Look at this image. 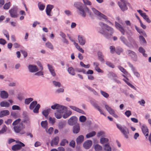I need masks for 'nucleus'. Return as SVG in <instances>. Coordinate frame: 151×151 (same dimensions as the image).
Returning a JSON list of instances; mask_svg holds the SVG:
<instances>
[{"label": "nucleus", "instance_id": "36", "mask_svg": "<svg viewBox=\"0 0 151 151\" xmlns=\"http://www.w3.org/2000/svg\"><path fill=\"white\" fill-rule=\"evenodd\" d=\"M68 71L69 73L72 75H74L75 73L73 68L72 67H69L68 68Z\"/></svg>", "mask_w": 151, "mask_h": 151}, {"label": "nucleus", "instance_id": "5", "mask_svg": "<svg viewBox=\"0 0 151 151\" xmlns=\"http://www.w3.org/2000/svg\"><path fill=\"white\" fill-rule=\"evenodd\" d=\"M16 143L19 144H16L12 146V149L14 151L19 150L21 149L22 147L25 146V145L20 141H16Z\"/></svg>", "mask_w": 151, "mask_h": 151}, {"label": "nucleus", "instance_id": "28", "mask_svg": "<svg viewBox=\"0 0 151 151\" xmlns=\"http://www.w3.org/2000/svg\"><path fill=\"white\" fill-rule=\"evenodd\" d=\"M47 66L51 74L54 76H55L56 73L55 72V70L49 64H47Z\"/></svg>", "mask_w": 151, "mask_h": 151}, {"label": "nucleus", "instance_id": "17", "mask_svg": "<svg viewBox=\"0 0 151 151\" xmlns=\"http://www.w3.org/2000/svg\"><path fill=\"white\" fill-rule=\"evenodd\" d=\"M115 23L116 28L121 32L122 34L124 35L125 31L123 27L117 22H115Z\"/></svg>", "mask_w": 151, "mask_h": 151}, {"label": "nucleus", "instance_id": "16", "mask_svg": "<svg viewBox=\"0 0 151 151\" xmlns=\"http://www.w3.org/2000/svg\"><path fill=\"white\" fill-rule=\"evenodd\" d=\"M28 68L29 71L31 72H35L38 71V68L35 65H29L28 66Z\"/></svg>", "mask_w": 151, "mask_h": 151}, {"label": "nucleus", "instance_id": "13", "mask_svg": "<svg viewBox=\"0 0 151 151\" xmlns=\"http://www.w3.org/2000/svg\"><path fill=\"white\" fill-rule=\"evenodd\" d=\"M127 53L135 61L137 60V56L134 52L130 50H127Z\"/></svg>", "mask_w": 151, "mask_h": 151}, {"label": "nucleus", "instance_id": "41", "mask_svg": "<svg viewBox=\"0 0 151 151\" xmlns=\"http://www.w3.org/2000/svg\"><path fill=\"white\" fill-rule=\"evenodd\" d=\"M21 122V119L19 118L15 120L12 123V125L13 126H15L18 125V124Z\"/></svg>", "mask_w": 151, "mask_h": 151}, {"label": "nucleus", "instance_id": "37", "mask_svg": "<svg viewBox=\"0 0 151 151\" xmlns=\"http://www.w3.org/2000/svg\"><path fill=\"white\" fill-rule=\"evenodd\" d=\"M138 50L142 54V55L144 56L145 57H147V54L145 53V50L142 47H139V49Z\"/></svg>", "mask_w": 151, "mask_h": 151}, {"label": "nucleus", "instance_id": "6", "mask_svg": "<svg viewBox=\"0 0 151 151\" xmlns=\"http://www.w3.org/2000/svg\"><path fill=\"white\" fill-rule=\"evenodd\" d=\"M63 109H61L57 110V111L55 113V115L56 118L58 119H60L62 117V114L64 113L67 110V108L66 107L63 108Z\"/></svg>", "mask_w": 151, "mask_h": 151}, {"label": "nucleus", "instance_id": "19", "mask_svg": "<svg viewBox=\"0 0 151 151\" xmlns=\"http://www.w3.org/2000/svg\"><path fill=\"white\" fill-rule=\"evenodd\" d=\"M59 141V137L58 136L55 137L52 140L51 142V146H52L53 145H57L58 144Z\"/></svg>", "mask_w": 151, "mask_h": 151}, {"label": "nucleus", "instance_id": "54", "mask_svg": "<svg viewBox=\"0 0 151 151\" xmlns=\"http://www.w3.org/2000/svg\"><path fill=\"white\" fill-rule=\"evenodd\" d=\"M109 49H110V52L111 53L113 54L115 52L116 49L114 46H110L109 47Z\"/></svg>", "mask_w": 151, "mask_h": 151}, {"label": "nucleus", "instance_id": "14", "mask_svg": "<svg viewBox=\"0 0 151 151\" xmlns=\"http://www.w3.org/2000/svg\"><path fill=\"white\" fill-rule=\"evenodd\" d=\"M91 104L93 106V107L99 111L101 114L104 115V114L103 113L102 110L101 109L100 107L95 102L93 101H91Z\"/></svg>", "mask_w": 151, "mask_h": 151}, {"label": "nucleus", "instance_id": "15", "mask_svg": "<svg viewBox=\"0 0 151 151\" xmlns=\"http://www.w3.org/2000/svg\"><path fill=\"white\" fill-rule=\"evenodd\" d=\"M92 144V141L91 140H88L84 143L83 146L86 149H88L91 146Z\"/></svg>", "mask_w": 151, "mask_h": 151}, {"label": "nucleus", "instance_id": "27", "mask_svg": "<svg viewBox=\"0 0 151 151\" xmlns=\"http://www.w3.org/2000/svg\"><path fill=\"white\" fill-rule=\"evenodd\" d=\"M84 139V136L83 135L79 136L77 138L76 140V143L77 144H81L83 141Z\"/></svg>", "mask_w": 151, "mask_h": 151}, {"label": "nucleus", "instance_id": "22", "mask_svg": "<svg viewBox=\"0 0 151 151\" xmlns=\"http://www.w3.org/2000/svg\"><path fill=\"white\" fill-rule=\"evenodd\" d=\"M69 107L73 110L79 113H81L83 114H85L84 111H83L82 110L80 109L79 108H77L75 106H69Z\"/></svg>", "mask_w": 151, "mask_h": 151}, {"label": "nucleus", "instance_id": "4", "mask_svg": "<svg viewBox=\"0 0 151 151\" xmlns=\"http://www.w3.org/2000/svg\"><path fill=\"white\" fill-rule=\"evenodd\" d=\"M116 126L120 130L121 132L124 135L126 138H128V135L129 132L128 129L126 126L122 127L121 125L118 124H116Z\"/></svg>", "mask_w": 151, "mask_h": 151}, {"label": "nucleus", "instance_id": "31", "mask_svg": "<svg viewBox=\"0 0 151 151\" xmlns=\"http://www.w3.org/2000/svg\"><path fill=\"white\" fill-rule=\"evenodd\" d=\"M0 105L2 107H8L10 106V104L9 102L6 101H3L1 102Z\"/></svg>", "mask_w": 151, "mask_h": 151}, {"label": "nucleus", "instance_id": "47", "mask_svg": "<svg viewBox=\"0 0 151 151\" xmlns=\"http://www.w3.org/2000/svg\"><path fill=\"white\" fill-rule=\"evenodd\" d=\"M66 143H68V141L66 139H63L61 141L60 145L61 146H64Z\"/></svg>", "mask_w": 151, "mask_h": 151}, {"label": "nucleus", "instance_id": "49", "mask_svg": "<svg viewBox=\"0 0 151 151\" xmlns=\"http://www.w3.org/2000/svg\"><path fill=\"white\" fill-rule=\"evenodd\" d=\"M79 120L81 122H84L86 120V117L84 116H80Z\"/></svg>", "mask_w": 151, "mask_h": 151}, {"label": "nucleus", "instance_id": "53", "mask_svg": "<svg viewBox=\"0 0 151 151\" xmlns=\"http://www.w3.org/2000/svg\"><path fill=\"white\" fill-rule=\"evenodd\" d=\"M142 17L147 22L150 23L151 22V20L146 14L142 16Z\"/></svg>", "mask_w": 151, "mask_h": 151}, {"label": "nucleus", "instance_id": "44", "mask_svg": "<svg viewBox=\"0 0 151 151\" xmlns=\"http://www.w3.org/2000/svg\"><path fill=\"white\" fill-rule=\"evenodd\" d=\"M38 7L39 9L41 11L43 10L45 8V5L39 3L38 4Z\"/></svg>", "mask_w": 151, "mask_h": 151}, {"label": "nucleus", "instance_id": "39", "mask_svg": "<svg viewBox=\"0 0 151 151\" xmlns=\"http://www.w3.org/2000/svg\"><path fill=\"white\" fill-rule=\"evenodd\" d=\"M96 132L95 131H92L91 132L86 134V137L87 138H89L94 136L96 134Z\"/></svg>", "mask_w": 151, "mask_h": 151}, {"label": "nucleus", "instance_id": "2", "mask_svg": "<svg viewBox=\"0 0 151 151\" xmlns=\"http://www.w3.org/2000/svg\"><path fill=\"white\" fill-rule=\"evenodd\" d=\"M77 3L74 4V6L76 7L79 11V14L83 17H85L86 16V12L88 13L90 15H91V12L88 8L86 6H80L79 7H78L76 5Z\"/></svg>", "mask_w": 151, "mask_h": 151}, {"label": "nucleus", "instance_id": "9", "mask_svg": "<svg viewBox=\"0 0 151 151\" xmlns=\"http://www.w3.org/2000/svg\"><path fill=\"white\" fill-rule=\"evenodd\" d=\"M105 107L109 113L114 117L117 118L118 116L115 114L114 111L108 105H105Z\"/></svg>", "mask_w": 151, "mask_h": 151}, {"label": "nucleus", "instance_id": "45", "mask_svg": "<svg viewBox=\"0 0 151 151\" xmlns=\"http://www.w3.org/2000/svg\"><path fill=\"white\" fill-rule=\"evenodd\" d=\"M33 100V99L32 98H30L26 99L25 100V104H26L28 105Z\"/></svg>", "mask_w": 151, "mask_h": 151}, {"label": "nucleus", "instance_id": "51", "mask_svg": "<svg viewBox=\"0 0 151 151\" xmlns=\"http://www.w3.org/2000/svg\"><path fill=\"white\" fill-rule=\"evenodd\" d=\"M100 93L101 95L106 98H108L109 96V94L108 93L102 90L100 91Z\"/></svg>", "mask_w": 151, "mask_h": 151}, {"label": "nucleus", "instance_id": "61", "mask_svg": "<svg viewBox=\"0 0 151 151\" xmlns=\"http://www.w3.org/2000/svg\"><path fill=\"white\" fill-rule=\"evenodd\" d=\"M138 103L141 105L144 106V104H145V101L143 99H142L141 101H138Z\"/></svg>", "mask_w": 151, "mask_h": 151}, {"label": "nucleus", "instance_id": "58", "mask_svg": "<svg viewBox=\"0 0 151 151\" xmlns=\"http://www.w3.org/2000/svg\"><path fill=\"white\" fill-rule=\"evenodd\" d=\"M55 118H52L51 117H49V122L51 123L52 124H53L55 122Z\"/></svg>", "mask_w": 151, "mask_h": 151}, {"label": "nucleus", "instance_id": "11", "mask_svg": "<svg viewBox=\"0 0 151 151\" xmlns=\"http://www.w3.org/2000/svg\"><path fill=\"white\" fill-rule=\"evenodd\" d=\"M141 128L143 134L147 138L149 135V130L147 127L146 126L142 125Z\"/></svg>", "mask_w": 151, "mask_h": 151}, {"label": "nucleus", "instance_id": "30", "mask_svg": "<svg viewBox=\"0 0 151 151\" xmlns=\"http://www.w3.org/2000/svg\"><path fill=\"white\" fill-rule=\"evenodd\" d=\"M1 96L2 98L6 99L8 97V94L5 91H2L1 92Z\"/></svg>", "mask_w": 151, "mask_h": 151}, {"label": "nucleus", "instance_id": "56", "mask_svg": "<svg viewBox=\"0 0 151 151\" xmlns=\"http://www.w3.org/2000/svg\"><path fill=\"white\" fill-rule=\"evenodd\" d=\"M84 4L86 5H91V2L88 0H83Z\"/></svg>", "mask_w": 151, "mask_h": 151}, {"label": "nucleus", "instance_id": "25", "mask_svg": "<svg viewBox=\"0 0 151 151\" xmlns=\"http://www.w3.org/2000/svg\"><path fill=\"white\" fill-rule=\"evenodd\" d=\"M78 40L80 44L82 45H84L86 42L84 38L81 35L78 36Z\"/></svg>", "mask_w": 151, "mask_h": 151}, {"label": "nucleus", "instance_id": "52", "mask_svg": "<svg viewBox=\"0 0 151 151\" xmlns=\"http://www.w3.org/2000/svg\"><path fill=\"white\" fill-rule=\"evenodd\" d=\"M120 39L121 41L124 44H127V40L124 36H121Z\"/></svg>", "mask_w": 151, "mask_h": 151}, {"label": "nucleus", "instance_id": "8", "mask_svg": "<svg viewBox=\"0 0 151 151\" xmlns=\"http://www.w3.org/2000/svg\"><path fill=\"white\" fill-rule=\"evenodd\" d=\"M92 10L94 13L97 15L102 18L104 19L107 20L108 19V17L107 16L101 13L97 10H96L95 8H93L92 9Z\"/></svg>", "mask_w": 151, "mask_h": 151}, {"label": "nucleus", "instance_id": "20", "mask_svg": "<svg viewBox=\"0 0 151 151\" xmlns=\"http://www.w3.org/2000/svg\"><path fill=\"white\" fill-rule=\"evenodd\" d=\"M53 7V6L52 5L50 4L47 5L46 8V13L47 15L49 16H51L50 13Z\"/></svg>", "mask_w": 151, "mask_h": 151}, {"label": "nucleus", "instance_id": "55", "mask_svg": "<svg viewBox=\"0 0 151 151\" xmlns=\"http://www.w3.org/2000/svg\"><path fill=\"white\" fill-rule=\"evenodd\" d=\"M124 114L127 117H129L130 115H131V112L129 110L127 111L124 113Z\"/></svg>", "mask_w": 151, "mask_h": 151}, {"label": "nucleus", "instance_id": "38", "mask_svg": "<svg viewBox=\"0 0 151 151\" xmlns=\"http://www.w3.org/2000/svg\"><path fill=\"white\" fill-rule=\"evenodd\" d=\"M109 139L107 138H101L100 139V143L102 144H104L105 143H108L109 142Z\"/></svg>", "mask_w": 151, "mask_h": 151}, {"label": "nucleus", "instance_id": "12", "mask_svg": "<svg viewBox=\"0 0 151 151\" xmlns=\"http://www.w3.org/2000/svg\"><path fill=\"white\" fill-rule=\"evenodd\" d=\"M118 4L121 9L123 11H124L128 9V8L125 1L122 2H118Z\"/></svg>", "mask_w": 151, "mask_h": 151}, {"label": "nucleus", "instance_id": "32", "mask_svg": "<svg viewBox=\"0 0 151 151\" xmlns=\"http://www.w3.org/2000/svg\"><path fill=\"white\" fill-rule=\"evenodd\" d=\"M98 55L99 59L102 62H104V56L102 55V53L101 52H98Z\"/></svg>", "mask_w": 151, "mask_h": 151}, {"label": "nucleus", "instance_id": "40", "mask_svg": "<svg viewBox=\"0 0 151 151\" xmlns=\"http://www.w3.org/2000/svg\"><path fill=\"white\" fill-rule=\"evenodd\" d=\"M72 114V112L70 111H68L67 113L65 114L63 117L64 119H66L70 116Z\"/></svg>", "mask_w": 151, "mask_h": 151}, {"label": "nucleus", "instance_id": "50", "mask_svg": "<svg viewBox=\"0 0 151 151\" xmlns=\"http://www.w3.org/2000/svg\"><path fill=\"white\" fill-rule=\"evenodd\" d=\"M46 46L48 48L53 50V47L52 44L50 42H48L45 44Z\"/></svg>", "mask_w": 151, "mask_h": 151}, {"label": "nucleus", "instance_id": "48", "mask_svg": "<svg viewBox=\"0 0 151 151\" xmlns=\"http://www.w3.org/2000/svg\"><path fill=\"white\" fill-rule=\"evenodd\" d=\"M11 6V3L9 2L8 3H6L4 6V9L7 10L9 9Z\"/></svg>", "mask_w": 151, "mask_h": 151}, {"label": "nucleus", "instance_id": "63", "mask_svg": "<svg viewBox=\"0 0 151 151\" xmlns=\"http://www.w3.org/2000/svg\"><path fill=\"white\" fill-rule=\"evenodd\" d=\"M70 145L73 147H74L75 146V142L74 141H71L69 143Z\"/></svg>", "mask_w": 151, "mask_h": 151}, {"label": "nucleus", "instance_id": "35", "mask_svg": "<svg viewBox=\"0 0 151 151\" xmlns=\"http://www.w3.org/2000/svg\"><path fill=\"white\" fill-rule=\"evenodd\" d=\"M37 102L36 101H34L32 102L30 105L29 108L31 110H32L37 105Z\"/></svg>", "mask_w": 151, "mask_h": 151}, {"label": "nucleus", "instance_id": "43", "mask_svg": "<svg viewBox=\"0 0 151 151\" xmlns=\"http://www.w3.org/2000/svg\"><path fill=\"white\" fill-rule=\"evenodd\" d=\"M40 108V105L39 104H37L35 108L33 109V112L35 113H38V111Z\"/></svg>", "mask_w": 151, "mask_h": 151}, {"label": "nucleus", "instance_id": "42", "mask_svg": "<svg viewBox=\"0 0 151 151\" xmlns=\"http://www.w3.org/2000/svg\"><path fill=\"white\" fill-rule=\"evenodd\" d=\"M41 125L42 127L45 128H47V120L42 121L41 123Z\"/></svg>", "mask_w": 151, "mask_h": 151}, {"label": "nucleus", "instance_id": "64", "mask_svg": "<svg viewBox=\"0 0 151 151\" xmlns=\"http://www.w3.org/2000/svg\"><path fill=\"white\" fill-rule=\"evenodd\" d=\"M139 39L140 41H142L143 42L146 43V42L145 39L142 36H139Z\"/></svg>", "mask_w": 151, "mask_h": 151}, {"label": "nucleus", "instance_id": "60", "mask_svg": "<svg viewBox=\"0 0 151 151\" xmlns=\"http://www.w3.org/2000/svg\"><path fill=\"white\" fill-rule=\"evenodd\" d=\"M6 43V41L2 38L0 39V44L4 45Z\"/></svg>", "mask_w": 151, "mask_h": 151}, {"label": "nucleus", "instance_id": "57", "mask_svg": "<svg viewBox=\"0 0 151 151\" xmlns=\"http://www.w3.org/2000/svg\"><path fill=\"white\" fill-rule=\"evenodd\" d=\"M53 83L55 86H58V87H60V86L61 84L59 82L53 81Z\"/></svg>", "mask_w": 151, "mask_h": 151}, {"label": "nucleus", "instance_id": "24", "mask_svg": "<svg viewBox=\"0 0 151 151\" xmlns=\"http://www.w3.org/2000/svg\"><path fill=\"white\" fill-rule=\"evenodd\" d=\"M20 123L22 125H24V123L28 126H29L30 124L29 119L27 118H25L24 120L22 121Z\"/></svg>", "mask_w": 151, "mask_h": 151}, {"label": "nucleus", "instance_id": "59", "mask_svg": "<svg viewBox=\"0 0 151 151\" xmlns=\"http://www.w3.org/2000/svg\"><path fill=\"white\" fill-rule=\"evenodd\" d=\"M106 64L109 67L114 68V65L111 63L109 62H106Z\"/></svg>", "mask_w": 151, "mask_h": 151}, {"label": "nucleus", "instance_id": "3", "mask_svg": "<svg viewBox=\"0 0 151 151\" xmlns=\"http://www.w3.org/2000/svg\"><path fill=\"white\" fill-rule=\"evenodd\" d=\"M25 127V125H22L20 123L19 125L14 126L13 129L16 133H19L22 135L26 133L25 131L24 130Z\"/></svg>", "mask_w": 151, "mask_h": 151}, {"label": "nucleus", "instance_id": "18", "mask_svg": "<svg viewBox=\"0 0 151 151\" xmlns=\"http://www.w3.org/2000/svg\"><path fill=\"white\" fill-rule=\"evenodd\" d=\"M118 68L124 74V75H123V76L126 78L127 80H128V79L126 76L128 74L127 70L124 68L120 65L118 66Z\"/></svg>", "mask_w": 151, "mask_h": 151}, {"label": "nucleus", "instance_id": "62", "mask_svg": "<svg viewBox=\"0 0 151 151\" xmlns=\"http://www.w3.org/2000/svg\"><path fill=\"white\" fill-rule=\"evenodd\" d=\"M12 109L14 110H20V108L19 106L17 105H13L12 107Z\"/></svg>", "mask_w": 151, "mask_h": 151}, {"label": "nucleus", "instance_id": "34", "mask_svg": "<svg viewBox=\"0 0 151 151\" xmlns=\"http://www.w3.org/2000/svg\"><path fill=\"white\" fill-rule=\"evenodd\" d=\"M50 110L51 109H50L45 110L42 111V114L45 116V117H47L49 114V112Z\"/></svg>", "mask_w": 151, "mask_h": 151}, {"label": "nucleus", "instance_id": "46", "mask_svg": "<svg viewBox=\"0 0 151 151\" xmlns=\"http://www.w3.org/2000/svg\"><path fill=\"white\" fill-rule=\"evenodd\" d=\"M94 148L96 151L102 150V147L98 144H96Z\"/></svg>", "mask_w": 151, "mask_h": 151}, {"label": "nucleus", "instance_id": "29", "mask_svg": "<svg viewBox=\"0 0 151 151\" xmlns=\"http://www.w3.org/2000/svg\"><path fill=\"white\" fill-rule=\"evenodd\" d=\"M104 151H111V148L109 143L105 144L104 146Z\"/></svg>", "mask_w": 151, "mask_h": 151}, {"label": "nucleus", "instance_id": "10", "mask_svg": "<svg viewBox=\"0 0 151 151\" xmlns=\"http://www.w3.org/2000/svg\"><path fill=\"white\" fill-rule=\"evenodd\" d=\"M77 118L76 117L73 116L68 120V123L70 125H73L77 122Z\"/></svg>", "mask_w": 151, "mask_h": 151}, {"label": "nucleus", "instance_id": "7", "mask_svg": "<svg viewBox=\"0 0 151 151\" xmlns=\"http://www.w3.org/2000/svg\"><path fill=\"white\" fill-rule=\"evenodd\" d=\"M11 17L12 18H17L18 17L17 8L14 7L11 9L9 11Z\"/></svg>", "mask_w": 151, "mask_h": 151}, {"label": "nucleus", "instance_id": "23", "mask_svg": "<svg viewBox=\"0 0 151 151\" xmlns=\"http://www.w3.org/2000/svg\"><path fill=\"white\" fill-rule=\"evenodd\" d=\"M64 106H60L58 104H55L54 105L51 106V108L53 109H57V110H58L60 109H63V108Z\"/></svg>", "mask_w": 151, "mask_h": 151}, {"label": "nucleus", "instance_id": "26", "mask_svg": "<svg viewBox=\"0 0 151 151\" xmlns=\"http://www.w3.org/2000/svg\"><path fill=\"white\" fill-rule=\"evenodd\" d=\"M80 126L78 124L74 126L73 128V132L74 134H77L80 131Z\"/></svg>", "mask_w": 151, "mask_h": 151}, {"label": "nucleus", "instance_id": "21", "mask_svg": "<svg viewBox=\"0 0 151 151\" xmlns=\"http://www.w3.org/2000/svg\"><path fill=\"white\" fill-rule=\"evenodd\" d=\"M10 113L8 110H4L0 111V117L2 118L4 116L9 115Z\"/></svg>", "mask_w": 151, "mask_h": 151}, {"label": "nucleus", "instance_id": "1", "mask_svg": "<svg viewBox=\"0 0 151 151\" xmlns=\"http://www.w3.org/2000/svg\"><path fill=\"white\" fill-rule=\"evenodd\" d=\"M99 24L102 27L104 28L109 32V34H108L106 33L102 29L100 31V33L104 35L107 38H108L112 35L114 32V30L112 28L102 22H100Z\"/></svg>", "mask_w": 151, "mask_h": 151}, {"label": "nucleus", "instance_id": "33", "mask_svg": "<svg viewBox=\"0 0 151 151\" xmlns=\"http://www.w3.org/2000/svg\"><path fill=\"white\" fill-rule=\"evenodd\" d=\"M123 49L121 47H116L115 52L118 55H120L121 53L123 52Z\"/></svg>", "mask_w": 151, "mask_h": 151}]
</instances>
